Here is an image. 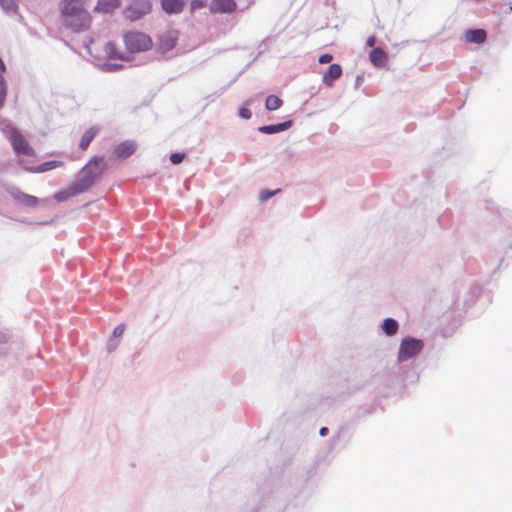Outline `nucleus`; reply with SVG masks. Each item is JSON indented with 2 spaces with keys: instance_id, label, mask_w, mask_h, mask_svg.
<instances>
[{
  "instance_id": "c85d7f7f",
  "label": "nucleus",
  "mask_w": 512,
  "mask_h": 512,
  "mask_svg": "<svg viewBox=\"0 0 512 512\" xmlns=\"http://www.w3.org/2000/svg\"><path fill=\"white\" fill-rule=\"evenodd\" d=\"M236 2L234 0H226V13H232L236 10Z\"/></svg>"
},
{
  "instance_id": "bb28decb",
  "label": "nucleus",
  "mask_w": 512,
  "mask_h": 512,
  "mask_svg": "<svg viewBox=\"0 0 512 512\" xmlns=\"http://www.w3.org/2000/svg\"><path fill=\"white\" fill-rule=\"evenodd\" d=\"M186 157L185 153H172L170 155V161L172 164L177 165L180 164L184 158Z\"/></svg>"
},
{
  "instance_id": "72a5a7b5",
  "label": "nucleus",
  "mask_w": 512,
  "mask_h": 512,
  "mask_svg": "<svg viewBox=\"0 0 512 512\" xmlns=\"http://www.w3.org/2000/svg\"><path fill=\"white\" fill-rule=\"evenodd\" d=\"M328 432V429L326 427H322L319 431L321 436H325Z\"/></svg>"
},
{
  "instance_id": "9b49d317",
  "label": "nucleus",
  "mask_w": 512,
  "mask_h": 512,
  "mask_svg": "<svg viewBox=\"0 0 512 512\" xmlns=\"http://www.w3.org/2000/svg\"><path fill=\"white\" fill-rule=\"evenodd\" d=\"M85 173H90L96 179L105 169V162L103 157H93L83 168Z\"/></svg>"
},
{
  "instance_id": "cd10ccee",
  "label": "nucleus",
  "mask_w": 512,
  "mask_h": 512,
  "mask_svg": "<svg viewBox=\"0 0 512 512\" xmlns=\"http://www.w3.org/2000/svg\"><path fill=\"white\" fill-rule=\"evenodd\" d=\"M239 115L243 119H250L251 116H252V113H251V111H250V109L248 107H241L240 110H239Z\"/></svg>"
},
{
  "instance_id": "6ab92c4d",
  "label": "nucleus",
  "mask_w": 512,
  "mask_h": 512,
  "mask_svg": "<svg viewBox=\"0 0 512 512\" xmlns=\"http://www.w3.org/2000/svg\"><path fill=\"white\" fill-rule=\"evenodd\" d=\"M162 9L168 13H180L184 8L183 0H161Z\"/></svg>"
},
{
  "instance_id": "f03ea898",
  "label": "nucleus",
  "mask_w": 512,
  "mask_h": 512,
  "mask_svg": "<svg viewBox=\"0 0 512 512\" xmlns=\"http://www.w3.org/2000/svg\"><path fill=\"white\" fill-rule=\"evenodd\" d=\"M6 136L13 148L17 157H34L36 155L35 149L30 145L24 135L14 126H7Z\"/></svg>"
},
{
  "instance_id": "4468645a",
  "label": "nucleus",
  "mask_w": 512,
  "mask_h": 512,
  "mask_svg": "<svg viewBox=\"0 0 512 512\" xmlns=\"http://www.w3.org/2000/svg\"><path fill=\"white\" fill-rule=\"evenodd\" d=\"M369 60L375 67L382 68L387 64L388 56L382 48H374L369 53Z\"/></svg>"
},
{
  "instance_id": "2f4dec72",
  "label": "nucleus",
  "mask_w": 512,
  "mask_h": 512,
  "mask_svg": "<svg viewBox=\"0 0 512 512\" xmlns=\"http://www.w3.org/2000/svg\"><path fill=\"white\" fill-rule=\"evenodd\" d=\"M376 41H377V39L375 36H370V37H368L366 43L368 46L373 47L375 45Z\"/></svg>"
},
{
  "instance_id": "dca6fc26",
  "label": "nucleus",
  "mask_w": 512,
  "mask_h": 512,
  "mask_svg": "<svg viewBox=\"0 0 512 512\" xmlns=\"http://www.w3.org/2000/svg\"><path fill=\"white\" fill-rule=\"evenodd\" d=\"M486 38L487 34L483 29H469L465 32V39L469 43L482 44Z\"/></svg>"
},
{
  "instance_id": "7c9ffc66",
  "label": "nucleus",
  "mask_w": 512,
  "mask_h": 512,
  "mask_svg": "<svg viewBox=\"0 0 512 512\" xmlns=\"http://www.w3.org/2000/svg\"><path fill=\"white\" fill-rule=\"evenodd\" d=\"M124 330H125L124 324H120V325L116 326L113 330V336L116 338L122 336V334L124 333Z\"/></svg>"
},
{
  "instance_id": "39448f33",
  "label": "nucleus",
  "mask_w": 512,
  "mask_h": 512,
  "mask_svg": "<svg viewBox=\"0 0 512 512\" xmlns=\"http://www.w3.org/2000/svg\"><path fill=\"white\" fill-rule=\"evenodd\" d=\"M152 3L150 0H131L123 10L124 17L129 21H137L150 14Z\"/></svg>"
},
{
  "instance_id": "ddd939ff",
  "label": "nucleus",
  "mask_w": 512,
  "mask_h": 512,
  "mask_svg": "<svg viewBox=\"0 0 512 512\" xmlns=\"http://www.w3.org/2000/svg\"><path fill=\"white\" fill-rule=\"evenodd\" d=\"M122 4L121 0H98L94 11L107 14L118 9Z\"/></svg>"
},
{
  "instance_id": "9d476101",
  "label": "nucleus",
  "mask_w": 512,
  "mask_h": 512,
  "mask_svg": "<svg viewBox=\"0 0 512 512\" xmlns=\"http://www.w3.org/2000/svg\"><path fill=\"white\" fill-rule=\"evenodd\" d=\"M136 143L131 140L124 141L117 145L113 151V155L118 159H125L136 151Z\"/></svg>"
},
{
  "instance_id": "a878e982",
  "label": "nucleus",
  "mask_w": 512,
  "mask_h": 512,
  "mask_svg": "<svg viewBox=\"0 0 512 512\" xmlns=\"http://www.w3.org/2000/svg\"><path fill=\"white\" fill-rule=\"evenodd\" d=\"M211 11L212 12H224V0H213L212 2V5H211Z\"/></svg>"
},
{
  "instance_id": "2eb2a0df",
  "label": "nucleus",
  "mask_w": 512,
  "mask_h": 512,
  "mask_svg": "<svg viewBox=\"0 0 512 512\" xmlns=\"http://www.w3.org/2000/svg\"><path fill=\"white\" fill-rule=\"evenodd\" d=\"M100 132V127L99 126H92L90 127L89 129H87L81 139H80V142H79V147L82 149V150H87L90 143L94 140V138L98 135V133Z\"/></svg>"
},
{
  "instance_id": "20e7f679",
  "label": "nucleus",
  "mask_w": 512,
  "mask_h": 512,
  "mask_svg": "<svg viewBox=\"0 0 512 512\" xmlns=\"http://www.w3.org/2000/svg\"><path fill=\"white\" fill-rule=\"evenodd\" d=\"M89 50L99 60L117 59L120 57L116 45L108 40L92 41L89 45Z\"/></svg>"
},
{
  "instance_id": "f704fd0d",
  "label": "nucleus",
  "mask_w": 512,
  "mask_h": 512,
  "mask_svg": "<svg viewBox=\"0 0 512 512\" xmlns=\"http://www.w3.org/2000/svg\"><path fill=\"white\" fill-rule=\"evenodd\" d=\"M3 341H5V337L0 334V342H3Z\"/></svg>"
},
{
  "instance_id": "1a4fd4ad",
  "label": "nucleus",
  "mask_w": 512,
  "mask_h": 512,
  "mask_svg": "<svg viewBox=\"0 0 512 512\" xmlns=\"http://www.w3.org/2000/svg\"><path fill=\"white\" fill-rule=\"evenodd\" d=\"M95 180L93 175L85 173V170L82 169L79 178L72 183V186L76 189V192L80 194L88 190L94 184Z\"/></svg>"
},
{
  "instance_id": "f3484780",
  "label": "nucleus",
  "mask_w": 512,
  "mask_h": 512,
  "mask_svg": "<svg viewBox=\"0 0 512 512\" xmlns=\"http://www.w3.org/2000/svg\"><path fill=\"white\" fill-rule=\"evenodd\" d=\"M64 163L62 161H47L35 167H24L27 171L32 173H44L52 169L63 167Z\"/></svg>"
},
{
  "instance_id": "423d86ee",
  "label": "nucleus",
  "mask_w": 512,
  "mask_h": 512,
  "mask_svg": "<svg viewBox=\"0 0 512 512\" xmlns=\"http://www.w3.org/2000/svg\"><path fill=\"white\" fill-rule=\"evenodd\" d=\"M423 349V343L420 340L414 338H406L402 341L399 352L398 360L400 362L407 361L408 359L419 354Z\"/></svg>"
},
{
  "instance_id": "6e6552de",
  "label": "nucleus",
  "mask_w": 512,
  "mask_h": 512,
  "mask_svg": "<svg viewBox=\"0 0 512 512\" xmlns=\"http://www.w3.org/2000/svg\"><path fill=\"white\" fill-rule=\"evenodd\" d=\"M178 42V32L176 30H168L159 36V48L163 52L172 50Z\"/></svg>"
},
{
  "instance_id": "4be33fe9",
  "label": "nucleus",
  "mask_w": 512,
  "mask_h": 512,
  "mask_svg": "<svg viewBox=\"0 0 512 512\" xmlns=\"http://www.w3.org/2000/svg\"><path fill=\"white\" fill-rule=\"evenodd\" d=\"M382 328L387 335L392 336L398 331V323L392 318H387L384 320Z\"/></svg>"
},
{
  "instance_id": "a211bd4d",
  "label": "nucleus",
  "mask_w": 512,
  "mask_h": 512,
  "mask_svg": "<svg viewBox=\"0 0 512 512\" xmlns=\"http://www.w3.org/2000/svg\"><path fill=\"white\" fill-rule=\"evenodd\" d=\"M291 125L292 121H285L283 123L261 126L258 130L263 134H275L289 129Z\"/></svg>"
},
{
  "instance_id": "5701e85b",
  "label": "nucleus",
  "mask_w": 512,
  "mask_h": 512,
  "mask_svg": "<svg viewBox=\"0 0 512 512\" xmlns=\"http://www.w3.org/2000/svg\"><path fill=\"white\" fill-rule=\"evenodd\" d=\"M7 95V87L4 76L0 75V109L3 107Z\"/></svg>"
},
{
  "instance_id": "0eeeda50",
  "label": "nucleus",
  "mask_w": 512,
  "mask_h": 512,
  "mask_svg": "<svg viewBox=\"0 0 512 512\" xmlns=\"http://www.w3.org/2000/svg\"><path fill=\"white\" fill-rule=\"evenodd\" d=\"M7 192L13 200L26 207H36L39 204L37 197L24 193L18 187H9Z\"/></svg>"
},
{
  "instance_id": "aec40b11",
  "label": "nucleus",
  "mask_w": 512,
  "mask_h": 512,
  "mask_svg": "<svg viewBox=\"0 0 512 512\" xmlns=\"http://www.w3.org/2000/svg\"><path fill=\"white\" fill-rule=\"evenodd\" d=\"M77 194H78V192H76V189L71 184L67 188L62 189V190L56 192L54 194V199L56 201H58V202H63V201H66V200L70 199L71 197H73V196H75Z\"/></svg>"
},
{
  "instance_id": "c756f323",
  "label": "nucleus",
  "mask_w": 512,
  "mask_h": 512,
  "mask_svg": "<svg viewBox=\"0 0 512 512\" xmlns=\"http://www.w3.org/2000/svg\"><path fill=\"white\" fill-rule=\"evenodd\" d=\"M333 60V56L329 53L320 55L318 61L320 64H326Z\"/></svg>"
},
{
  "instance_id": "b1692460",
  "label": "nucleus",
  "mask_w": 512,
  "mask_h": 512,
  "mask_svg": "<svg viewBox=\"0 0 512 512\" xmlns=\"http://www.w3.org/2000/svg\"><path fill=\"white\" fill-rule=\"evenodd\" d=\"M281 192V189H276V190H267V189H264L262 191H260V194H259V199L261 201H267L268 199H270L272 196L278 194Z\"/></svg>"
},
{
  "instance_id": "7ed1b4c3",
  "label": "nucleus",
  "mask_w": 512,
  "mask_h": 512,
  "mask_svg": "<svg viewBox=\"0 0 512 512\" xmlns=\"http://www.w3.org/2000/svg\"><path fill=\"white\" fill-rule=\"evenodd\" d=\"M124 43L131 53L142 52L152 47V39L140 31H130L124 35Z\"/></svg>"
},
{
  "instance_id": "f257e3e1",
  "label": "nucleus",
  "mask_w": 512,
  "mask_h": 512,
  "mask_svg": "<svg viewBox=\"0 0 512 512\" xmlns=\"http://www.w3.org/2000/svg\"><path fill=\"white\" fill-rule=\"evenodd\" d=\"M88 0H62L60 4L63 26L73 32L88 30L92 24V16L87 11Z\"/></svg>"
},
{
  "instance_id": "393cba45",
  "label": "nucleus",
  "mask_w": 512,
  "mask_h": 512,
  "mask_svg": "<svg viewBox=\"0 0 512 512\" xmlns=\"http://www.w3.org/2000/svg\"><path fill=\"white\" fill-rule=\"evenodd\" d=\"M207 6V0H191L190 10L194 12Z\"/></svg>"
},
{
  "instance_id": "412c9836",
  "label": "nucleus",
  "mask_w": 512,
  "mask_h": 512,
  "mask_svg": "<svg viewBox=\"0 0 512 512\" xmlns=\"http://www.w3.org/2000/svg\"><path fill=\"white\" fill-rule=\"evenodd\" d=\"M283 105V100L276 95H269L265 101V108L268 111H275Z\"/></svg>"
},
{
  "instance_id": "f8f14e48",
  "label": "nucleus",
  "mask_w": 512,
  "mask_h": 512,
  "mask_svg": "<svg viewBox=\"0 0 512 512\" xmlns=\"http://www.w3.org/2000/svg\"><path fill=\"white\" fill-rule=\"evenodd\" d=\"M342 75V68L339 64H331L323 75V83L327 87H333L335 80Z\"/></svg>"
},
{
  "instance_id": "473e14b6",
  "label": "nucleus",
  "mask_w": 512,
  "mask_h": 512,
  "mask_svg": "<svg viewBox=\"0 0 512 512\" xmlns=\"http://www.w3.org/2000/svg\"><path fill=\"white\" fill-rule=\"evenodd\" d=\"M5 71H6V66H5L4 62L2 61V59L0 58V75L4 76Z\"/></svg>"
}]
</instances>
